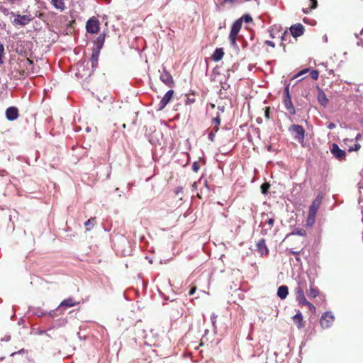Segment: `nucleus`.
<instances>
[{
  "label": "nucleus",
  "mask_w": 363,
  "mask_h": 363,
  "mask_svg": "<svg viewBox=\"0 0 363 363\" xmlns=\"http://www.w3.org/2000/svg\"><path fill=\"white\" fill-rule=\"evenodd\" d=\"M307 72H308V69H302L301 71H300L299 72H298L295 76L294 77H298L301 75H303V74L306 73Z\"/></svg>",
  "instance_id": "ea45409f"
},
{
  "label": "nucleus",
  "mask_w": 363,
  "mask_h": 363,
  "mask_svg": "<svg viewBox=\"0 0 363 363\" xmlns=\"http://www.w3.org/2000/svg\"><path fill=\"white\" fill-rule=\"evenodd\" d=\"M13 16L14 17V19L12 21V23L14 26H25L29 24L33 20V18L30 15H21L14 13Z\"/></svg>",
  "instance_id": "20e7f679"
},
{
  "label": "nucleus",
  "mask_w": 363,
  "mask_h": 363,
  "mask_svg": "<svg viewBox=\"0 0 363 363\" xmlns=\"http://www.w3.org/2000/svg\"><path fill=\"white\" fill-rule=\"evenodd\" d=\"M77 302L74 300L72 298H69L67 299L63 300L60 304L59 305L58 308L56 309V311H60L62 308L63 307H72L77 305Z\"/></svg>",
  "instance_id": "f3484780"
},
{
  "label": "nucleus",
  "mask_w": 363,
  "mask_h": 363,
  "mask_svg": "<svg viewBox=\"0 0 363 363\" xmlns=\"http://www.w3.org/2000/svg\"><path fill=\"white\" fill-rule=\"evenodd\" d=\"M229 86H229L228 84H224V85L222 86V88H223V89H227V88H228Z\"/></svg>",
  "instance_id": "052dcab7"
},
{
  "label": "nucleus",
  "mask_w": 363,
  "mask_h": 363,
  "mask_svg": "<svg viewBox=\"0 0 363 363\" xmlns=\"http://www.w3.org/2000/svg\"><path fill=\"white\" fill-rule=\"evenodd\" d=\"M0 11L6 16L11 15L13 16L14 15V12L10 11L9 9L5 7H0Z\"/></svg>",
  "instance_id": "c85d7f7f"
},
{
  "label": "nucleus",
  "mask_w": 363,
  "mask_h": 363,
  "mask_svg": "<svg viewBox=\"0 0 363 363\" xmlns=\"http://www.w3.org/2000/svg\"><path fill=\"white\" fill-rule=\"evenodd\" d=\"M105 33L100 34L98 38H96V40L94 43V48L93 50L99 51L101 50V48L104 46V41H105Z\"/></svg>",
  "instance_id": "2eb2a0df"
},
{
  "label": "nucleus",
  "mask_w": 363,
  "mask_h": 363,
  "mask_svg": "<svg viewBox=\"0 0 363 363\" xmlns=\"http://www.w3.org/2000/svg\"><path fill=\"white\" fill-rule=\"evenodd\" d=\"M293 234H296L298 235H304V230H297L296 232H294Z\"/></svg>",
  "instance_id": "a18cd8bd"
},
{
  "label": "nucleus",
  "mask_w": 363,
  "mask_h": 363,
  "mask_svg": "<svg viewBox=\"0 0 363 363\" xmlns=\"http://www.w3.org/2000/svg\"><path fill=\"white\" fill-rule=\"evenodd\" d=\"M10 340H11V336L10 335L6 336V337H4V338L1 339L2 341H9Z\"/></svg>",
  "instance_id": "8fccbe9b"
},
{
  "label": "nucleus",
  "mask_w": 363,
  "mask_h": 363,
  "mask_svg": "<svg viewBox=\"0 0 363 363\" xmlns=\"http://www.w3.org/2000/svg\"><path fill=\"white\" fill-rule=\"evenodd\" d=\"M296 261H298V262H300V261H301L300 257H299L298 255L296 256Z\"/></svg>",
  "instance_id": "0e129e2a"
},
{
  "label": "nucleus",
  "mask_w": 363,
  "mask_h": 363,
  "mask_svg": "<svg viewBox=\"0 0 363 363\" xmlns=\"http://www.w3.org/2000/svg\"><path fill=\"white\" fill-rule=\"evenodd\" d=\"M216 318L217 315H216L215 314H212L211 316V320L213 326L215 325Z\"/></svg>",
  "instance_id": "37998d69"
},
{
  "label": "nucleus",
  "mask_w": 363,
  "mask_h": 363,
  "mask_svg": "<svg viewBox=\"0 0 363 363\" xmlns=\"http://www.w3.org/2000/svg\"><path fill=\"white\" fill-rule=\"evenodd\" d=\"M269 188V186L267 183H264L261 185V191L262 194H267L268 191V189Z\"/></svg>",
  "instance_id": "2f4dec72"
},
{
  "label": "nucleus",
  "mask_w": 363,
  "mask_h": 363,
  "mask_svg": "<svg viewBox=\"0 0 363 363\" xmlns=\"http://www.w3.org/2000/svg\"><path fill=\"white\" fill-rule=\"evenodd\" d=\"M265 44L271 46L272 48H274L275 47V44L274 42L271 41V40H266L265 41Z\"/></svg>",
  "instance_id": "49530a36"
},
{
  "label": "nucleus",
  "mask_w": 363,
  "mask_h": 363,
  "mask_svg": "<svg viewBox=\"0 0 363 363\" xmlns=\"http://www.w3.org/2000/svg\"><path fill=\"white\" fill-rule=\"evenodd\" d=\"M182 187L177 188V189L176 191V194H179V193L182 192Z\"/></svg>",
  "instance_id": "bf43d9fd"
},
{
  "label": "nucleus",
  "mask_w": 363,
  "mask_h": 363,
  "mask_svg": "<svg viewBox=\"0 0 363 363\" xmlns=\"http://www.w3.org/2000/svg\"><path fill=\"white\" fill-rule=\"evenodd\" d=\"M160 80L169 87L173 86L174 80L170 73L164 67H162V72L160 75Z\"/></svg>",
  "instance_id": "0eeeda50"
},
{
  "label": "nucleus",
  "mask_w": 363,
  "mask_h": 363,
  "mask_svg": "<svg viewBox=\"0 0 363 363\" xmlns=\"http://www.w3.org/2000/svg\"><path fill=\"white\" fill-rule=\"evenodd\" d=\"M213 123H214L216 126H218L220 124V118L218 115L213 118Z\"/></svg>",
  "instance_id": "4c0bfd02"
},
{
  "label": "nucleus",
  "mask_w": 363,
  "mask_h": 363,
  "mask_svg": "<svg viewBox=\"0 0 363 363\" xmlns=\"http://www.w3.org/2000/svg\"><path fill=\"white\" fill-rule=\"evenodd\" d=\"M215 136H216V134L214 132L211 131L208 133V139L211 140V141H213L214 140V138H215Z\"/></svg>",
  "instance_id": "a19ab883"
},
{
  "label": "nucleus",
  "mask_w": 363,
  "mask_h": 363,
  "mask_svg": "<svg viewBox=\"0 0 363 363\" xmlns=\"http://www.w3.org/2000/svg\"><path fill=\"white\" fill-rule=\"evenodd\" d=\"M304 306H307L311 312H315L316 308L311 303L308 301L307 303H304Z\"/></svg>",
  "instance_id": "c9c22d12"
},
{
  "label": "nucleus",
  "mask_w": 363,
  "mask_h": 363,
  "mask_svg": "<svg viewBox=\"0 0 363 363\" xmlns=\"http://www.w3.org/2000/svg\"><path fill=\"white\" fill-rule=\"evenodd\" d=\"M317 99L318 103L324 107L328 104V99L322 89L318 90Z\"/></svg>",
  "instance_id": "a211bd4d"
},
{
  "label": "nucleus",
  "mask_w": 363,
  "mask_h": 363,
  "mask_svg": "<svg viewBox=\"0 0 363 363\" xmlns=\"http://www.w3.org/2000/svg\"><path fill=\"white\" fill-rule=\"evenodd\" d=\"M242 27V19L236 20L232 25L229 35L237 37Z\"/></svg>",
  "instance_id": "4468645a"
},
{
  "label": "nucleus",
  "mask_w": 363,
  "mask_h": 363,
  "mask_svg": "<svg viewBox=\"0 0 363 363\" xmlns=\"http://www.w3.org/2000/svg\"><path fill=\"white\" fill-rule=\"evenodd\" d=\"M90 130H91V128H90L89 127H87V128H86V132H89Z\"/></svg>",
  "instance_id": "69168bd1"
},
{
  "label": "nucleus",
  "mask_w": 363,
  "mask_h": 363,
  "mask_svg": "<svg viewBox=\"0 0 363 363\" xmlns=\"http://www.w3.org/2000/svg\"><path fill=\"white\" fill-rule=\"evenodd\" d=\"M314 223H312V219H310V212H308V217L307 219V224L308 225H313Z\"/></svg>",
  "instance_id": "de8ad7c7"
},
{
  "label": "nucleus",
  "mask_w": 363,
  "mask_h": 363,
  "mask_svg": "<svg viewBox=\"0 0 363 363\" xmlns=\"http://www.w3.org/2000/svg\"><path fill=\"white\" fill-rule=\"evenodd\" d=\"M291 98L290 92H289V84H288L284 89V96L283 99H289Z\"/></svg>",
  "instance_id": "bb28decb"
},
{
  "label": "nucleus",
  "mask_w": 363,
  "mask_h": 363,
  "mask_svg": "<svg viewBox=\"0 0 363 363\" xmlns=\"http://www.w3.org/2000/svg\"><path fill=\"white\" fill-rule=\"evenodd\" d=\"M5 113L7 120L10 121L17 119L19 116L18 109L15 106L9 107Z\"/></svg>",
  "instance_id": "1a4fd4ad"
},
{
  "label": "nucleus",
  "mask_w": 363,
  "mask_h": 363,
  "mask_svg": "<svg viewBox=\"0 0 363 363\" xmlns=\"http://www.w3.org/2000/svg\"><path fill=\"white\" fill-rule=\"evenodd\" d=\"M327 128L329 129V130H333L335 128V124L333 123H329L327 124Z\"/></svg>",
  "instance_id": "c03bdc74"
},
{
  "label": "nucleus",
  "mask_w": 363,
  "mask_h": 363,
  "mask_svg": "<svg viewBox=\"0 0 363 363\" xmlns=\"http://www.w3.org/2000/svg\"><path fill=\"white\" fill-rule=\"evenodd\" d=\"M257 250L262 255H266L269 253L268 247L264 239H260L257 243Z\"/></svg>",
  "instance_id": "ddd939ff"
},
{
  "label": "nucleus",
  "mask_w": 363,
  "mask_h": 363,
  "mask_svg": "<svg viewBox=\"0 0 363 363\" xmlns=\"http://www.w3.org/2000/svg\"><path fill=\"white\" fill-rule=\"evenodd\" d=\"M236 2V0H223V3H231L233 4Z\"/></svg>",
  "instance_id": "864d4df0"
},
{
  "label": "nucleus",
  "mask_w": 363,
  "mask_h": 363,
  "mask_svg": "<svg viewBox=\"0 0 363 363\" xmlns=\"http://www.w3.org/2000/svg\"><path fill=\"white\" fill-rule=\"evenodd\" d=\"M334 320L335 317L333 314L330 311H327L322 314L320 319V324L324 329L329 328L333 324Z\"/></svg>",
  "instance_id": "39448f33"
},
{
  "label": "nucleus",
  "mask_w": 363,
  "mask_h": 363,
  "mask_svg": "<svg viewBox=\"0 0 363 363\" xmlns=\"http://www.w3.org/2000/svg\"><path fill=\"white\" fill-rule=\"evenodd\" d=\"M99 51L95 50L92 49V53L90 58L91 65L93 69H95L98 65L99 57Z\"/></svg>",
  "instance_id": "6ab92c4d"
},
{
  "label": "nucleus",
  "mask_w": 363,
  "mask_h": 363,
  "mask_svg": "<svg viewBox=\"0 0 363 363\" xmlns=\"http://www.w3.org/2000/svg\"><path fill=\"white\" fill-rule=\"evenodd\" d=\"M200 168V166L197 162H194L192 164V170L197 172Z\"/></svg>",
  "instance_id": "e433bc0d"
},
{
  "label": "nucleus",
  "mask_w": 363,
  "mask_h": 363,
  "mask_svg": "<svg viewBox=\"0 0 363 363\" xmlns=\"http://www.w3.org/2000/svg\"><path fill=\"white\" fill-rule=\"evenodd\" d=\"M322 200V195L320 194H318L309 207L308 212H310V219H312V223L315 222V218L316 216L317 211L321 204Z\"/></svg>",
  "instance_id": "7ed1b4c3"
},
{
  "label": "nucleus",
  "mask_w": 363,
  "mask_h": 363,
  "mask_svg": "<svg viewBox=\"0 0 363 363\" xmlns=\"http://www.w3.org/2000/svg\"><path fill=\"white\" fill-rule=\"evenodd\" d=\"M291 254L292 255H298L300 252H297V251H291L290 252Z\"/></svg>",
  "instance_id": "6e6d98bb"
},
{
  "label": "nucleus",
  "mask_w": 363,
  "mask_h": 363,
  "mask_svg": "<svg viewBox=\"0 0 363 363\" xmlns=\"http://www.w3.org/2000/svg\"><path fill=\"white\" fill-rule=\"evenodd\" d=\"M240 19H242V21L243 20L246 23H251L253 21L252 18L251 17V16L250 14H247V13L243 15L242 17Z\"/></svg>",
  "instance_id": "c756f323"
},
{
  "label": "nucleus",
  "mask_w": 363,
  "mask_h": 363,
  "mask_svg": "<svg viewBox=\"0 0 363 363\" xmlns=\"http://www.w3.org/2000/svg\"><path fill=\"white\" fill-rule=\"evenodd\" d=\"M44 333H45V331H43V330L39 331V334H40V335L44 334Z\"/></svg>",
  "instance_id": "338daca9"
},
{
  "label": "nucleus",
  "mask_w": 363,
  "mask_h": 363,
  "mask_svg": "<svg viewBox=\"0 0 363 363\" xmlns=\"http://www.w3.org/2000/svg\"><path fill=\"white\" fill-rule=\"evenodd\" d=\"M294 322L296 324L298 328H301L303 327V315L300 311H298L296 315L293 316Z\"/></svg>",
  "instance_id": "4be33fe9"
},
{
  "label": "nucleus",
  "mask_w": 363,
  "mask_h": 363,
  "mask_svg": "<svg viewBox=\"0 0 363 363\" xmlns=\"http://www.w3.org/2000/svg\"><path fill=\"white\" fill-rule=\"evenodd\" d=\"M289 131L296 141L299 143L303 142L305 137V130L302 125L293 124L289 128Z\"/></svg>",
  "instance_id": "f03ea898"
},
{
  "label": "nucleus",
  "mask_w": 363,
  "mask_h": 363,
  "mask_svg": "<svg viewBox=\"0 0 363 363\" xmlns=\"http://www.w3.org/2000/svg\"><path fill=\"white\" fill-rule=\"evenodd\" d=\"M14 318H15V314H13V315L11 317V319L12 320H14Z\"/></svg>",
  "instance_id": "774afa93"
},
{
  "label": "nucleus",
  "mask_w": 363,
  "mask_h": 363,
  "mask_svg": "<svg viewBox=\"0 0 363 363\" xmlns=\"http://www.w3.org/2000/svg\"><path fill=\"white\" fill-rule=\"evenodd\" d=\"M330 152L333 157L340 160L342 161L345 160L346 152L339 147L336 143H333L330 147Z\"/></svg>",
  "instance_id": "423d86ee"
},
{
  "label": "nucleus",
  "mask_w": 363,
  "mask_h": 363,
  "mask_svg": "<svg viewBox=\"0 0 363 363\" xmlns=\"http://www.w3.org/2000/svg\"><path fill=\"white\" fill-rule=\"evenodd\" d=\"M257 123H262V118H257Z\"/></svg>",
  "instance_id": "e2e57ef3"
},
{
  "label": "nucleus",
  "mask_w": 363,
  "mask_h": 363,
  "mask_svg": "<svg viewBox=\"0 0 363 363\" xmlns=\"http://www.w3.org/2000/svg\"><path fill=\"white\" fill-rule=\"evenodd\" d=\"M236 39H237V37L229 35V40H230L231 46L235 48L237 50H239V47L237 44Z\"/></svg>",
  "instance_id": "a878e982"
},
{
  "label": "nucleus",
  "mask_w": 363,
  "mask_h": 363,
  "mask_svg": "<svg viewBox=\"0 0 363 363\" xmlns=\"http://www.w3.org/2000/svg\"><path fill=\"white\" fill-rule=\"evenodd\" d=\"M261 217L262 221L259 226L262 228L261 234L262 235H266L274 225L275 215L272 212H263L261 213Z\"/></svg>",
  "instance_id": "f257e3e1"
},
{
  "label": "nucleus",
  "mask_w": 363,
  "mask_h": 363,
  "mask_svg": "<svg viewBox=\"0 0 363 363\" xmlns=\"http://www.w3.org/2000/svg\"><path fill=\"white\" fill-rule=\"evenodd\" d=\"M51 4L55 9L61 11L65 9L64 0H51Z\"/></svg>",
  "instance_id": "5701e85b"
},
{
  "label": "nucleus",
  "mask_w": 363,
  "mask_h": 363,
  "mask_svg": "<svg viewBox=\"0 0 363 363\" xmlns=\"http://www.w3.org/2000/svg\"><path fill=\"white\" fill-rule=\"evenodd\" d=\"M264 117L267 119H270L272 118V114L270 111V107H266L264 109Z\"/></svg>",
  "instance_id": "473e14b6"
},
{
  "label": "nucleus",
  "mask_w": 363,
  "mask_h": 363,
  "mask_svg": "<svg viewBox=\"0 0 363 363\" xmlns=\"http://www.w3.org/2000/svg\"><path fill=\"white\" fill-rule=\"evenodd\" d=\"M95 224L96 219L94 218H91L84 223V225L86 227V230H90L91 229H92Z\"/></svg>",
  "instance_id": "b1692460"
},
{
  "label": "nucleus",
  "mask_w": 363,
  "mask_h": 363,
  "mask_svg": "<svg viewBox=\"0 0 363 363\" xmlns=\"http://www.w3.org/2000/svg\"><path fill=\"white\" fill-rule=\"evenodd\" d=\"M34 314L38 317H41V316L45 315L47 314V313L43 311L40 309H38L35 312H34Z\"/></svg>",
  "instance_id": "f704fd0d"
},
{
  "label": "nucleus",
  "mask_w": 363,
  "mask_h": 363,
  "mask_svg": "<svg viewBox=\"0 0 363 363\" xmlns=\"http://www.w3.org/2000/svg\"><path fill=\"white\" fill-rule=\"evenodd\" d=\"M283 104L286 110L288 111L290 115L293 116L296 113V110L293 105L291 98L283 99Z\"/></svg>",
  "instance_id": "dca6fc26"
},
{
  "label": "nucleus",
  "mask_w": 363,
  "mask_h": 363,
  "mask_svg": "<svg viewBox=\"0 0 363 363\" xmlns=\"http://www.w3.org/2000/svg\"><path fill=\"white\" fill-rule=\"evenodd\" d=\"M86 31L89 33L95 34L99 30V23L97 19H89L86 25Z\"/></svg>",
  "instance_id": "6e6552de"
},
{
  "label": "nucleus",
  "mask_w": 363,
  "mask_h": 363,
  "mask_svg": "<svg viewBox=\"0 0 363 363\" xmlns=\"http://www.w3.org/2000/svg\"><path fill=\"white\" fill-rule=\"evenodd\" d=\"M173 94L174 91L172 89H170L166 92V94L160 100L158 104L159 110H162L167 105V104L170 101L171 99L172 98Z\"/></svg>",
  "instance_id": "9d476101"
},
{
  "label": "nucleus",
  "mask_w": 363,
  "mask_h": 363,
  "mask_svg": "<svg viewBox=\"0 0 363 363\" xmlns=\"http://www.w3.org/2000/svg\"><path fill=\"white\" fill-rule=\"evenodd\" d=\"M295 294L296 301L298 302L299 305L304 306V303H308V301L306 300L304 295V291L302 287H296L295 289Z\"/></svg>",
  "instance_id": "9b49d317"
},
{
  "label": "nucleus",
  "mask_w": 363,
  "mask_h": 363,
  "mask_svg": "<svg viewBox=\"0 0 363 363\" xmlns=\"http://www.w3.org/2000/svg\"><path fill=\"white\" fill-rule=\"evenodd\" d=\"M195 102V99L187 97L186 99V104H191Z\"/></svg>",
  "instance_id": "79ce46f5"
},
{
  "label": "nucleus",
  "mask_w": 363,
  "mask_h": 363,
  "mask_svg": "<svg viewBox=\"0 0 363 363\" xmlns=\"http://www.w3.org/2000/svg\"><path fill=\"white\" fill-rule=\"evenodd\" d=\"M288 35L287 32H286V31H285V32L282 34L281 40H284V37H285V35Z\"/></svg>",
  "instance_id": "4d7b16f0"
},
{
  "label": "nucleus",
  "mask_w": 363,
  "mask_h": 363,
  "mask_svg": "<svg viewBox=\"0 0 363 363\" xmlns=\"http://www.w3.org/2000/svg\"><path fill=\"white\" fill-rule=\"evenodd\" d=\"M311 10V7H310V8H306V9H303V12L304 13H309V11H310Z\"/></svg>",
  "instance_id": "603ef678"
},
{
  "label": "nucleus",
  "mask_w": 363,
  "mask_h": 363,
  "mask_svg": "<svg viewBox=\"0 0 363 363\" xmlns=\"http://www.w3.org/2000/svg\"><path fill=\"white\" fill-rule=\"evenodd\" d=\"M360 147H361L360 144L356 143L353 147H350L348 149V151L349 152L357 151V150H359L360 149Z\"/></svg>",
  "instance_id": "72a5a7b5"
},
{
  "label": "nucleus",
  "mask_w": 363,
  "mask_h": 363,
  "mask_svg": "<svg viewBox=\"0 0 363 363\" xmlns=\"http://www.w3.org/2000/svg\"><path fill=\"white\" fill-rule=\"evenodd\" d=\"M290 32L294 38L301 36L304 33V27L301 23H296L291 26Z\"/></svg>",
  "instance_id": "f8f14e48"
},
{
  "label": "nucleus",
  "mask_w": 363,
  "mask_h": 363,
  "mask_svg": "<svg viewBox=\"0 0 363 363\" xmlns=\"http://www.w3.org/2000/svg\"><path fill=\"white\" fill-rule=\"evenodd\" d=\"M310 76L311 79L316 80L318 78L319 72L318 70L313 69L310 72Z\"/></svg>",
  "instance_id": "7c9ffc66"
},
{
  "label": "nucleus",
  "mask_w": 363,
  "mask_h": 363,
  "mask_svg": "<svg viewBox=\"0 0 363 363\" xmlns=\"http://www.w3.org/2000/svg\"><path fill=\"white\" fill-rule=\"evenodd\" d=\"M362 138V135L361 134H357L355 139L356 140H361V138Z\"/></svg>",
  "instance_id": "5fc2aeb1"
},
{
  "label": "nucleus",
  "mask_w": 363,
  "mask_h": 363,
  "mask_svg": "<svg viewBox=\"0 0 363 363\" xmlns=\"http://www.w3.org/2000/svg\"><path fill=\"white\" fill-rule=\"evenodd\" d=\"M192 188L193 189H197V183L196 182H194L192 185Z\"/></svg>",
  "instance_id": "13d9d810"
},
{
  "label": "nucleus",
  "mask_w": 363,
  "mask_h": 363,
  "mask_svg": "<svg viewBox=\"0 0 363 363\" xmlns=\"http://www.w3.org/2000/svg\"><path fill=\"white\" fill-rule=\"evenodd\" d=\"M358 45H363V40H361L360 41L357 42Z\"/></svg>",
  "instance_id": "680f3d73"
},
{
  "label": "nucleus",
  "mask_w": 363,
  "mask_h": 363,
  "mask_svg": "<svg viewBox=\"0 0 363 363\" xmlns=\"http://www.w3.org/2000/svg\"><path fill=\"white\" fill-rule=\"evenodd\" d=\"M4 54V46L0 42V65H2L4 63V60H3Z\"/></svg>",
  "instance_id": "cd10ccee"
},
{
  "label": "nucleus",
  "mask_w": 363,
  "mask_h": 363,
  "mask_svg": "<svg viewBox=\"0 0 363 363\" xmlns=\"http://www.w3.org/2000/svg\"><path fill=\"white\" fill-rule=\"evenodd\" d=\"M289 294V288L286 285H281L277 289V296L281 299H285Z\"/></svg>",
  "instance_id": "aec40b11"
},
{
  "label": "nucleus",
  "mask_w": 363,
  "mask_h": 363,
  "mask_svg": "<svg viewBox=\"0 0 363 363\" xmlns=\"http://www.w3.org/2000/svg\"><path fill=\"white\" fill-rule=\"evenodd\" d=\"M195 291H196V289H195V288H191V289L189 290V295H193V294H194Z\"/></svg>",
  "instance_id": "3c124183"
},
{
  "label": "nucleus",
  "mask_w": 363,
  "mask_h": 363,
  "mask_svg": "<svg viewBox=\"0 0 363 363\" xmlns=\"http://www.w3.org/2000/svg\"><path fill=\"white\" fill-rule=\"evenodd\" d=\"M224 55V52L223 48H216L213 55H211V59L214 62H218L220 61Z\"/></svg>",
  "instance_id": "412c9836"
},
{
  "label": "nucleus",
  "mask_w": 363,
  "mask_h": 363,
  "mask_svg": "<svg viewBox=\"0 0 363 363\" xmlns=\"http://www.w3.org/2000/svg\"><path fill=\"white\" fill-rule=\"evenodd\" d=\"M55 311H51L50 312H49L48 314L51 317V318H54L55 316Z\"/></svg>",
  "instance_id": "09e8293b"
},
{
  "label": "nucleus",
  "mask_w": 363,
  "mask_h": 363,
  "mask_svg": "<svg viewBox=\"0 0 363 363\" xmlns=\"http://www.w3.org/2000/svg\"><path fill=\"white\" fill-rule=\"evenodd\" d=\"M318 289L312 286H311L309 290L307 291V295L311 298H315L318 296Z\"/></svg>",
  "instance_id": "393cba45"
},
{
  "label": "nucleus",
  "mask_w": 363,
  "mask_h": 363,
  "mask_svg": "<svg viewBox=\"0 0 363 363\" xmlns=\"http://www.w3.org/2000/svg\"><path fill=\"white\" fill-rule=\"evenodd\" d=\"M311 2V9H314L318 6L317 0H309Z\"/></svg>",
  "instance_id": "58836bf2"
}]
</instances>
